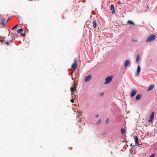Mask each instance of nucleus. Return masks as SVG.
I'll use <instances>...</instances> for the list:
<instances>
[{"instance_id": "f257e3e1", "label": "nucleus", "mask_w": 157, "mask_h": 157, "mask_svg": "<svg viewBox=\"0 0 157 157\" xmlns=\"http://www.w3.org/2000/svg\"><path fill=\"white\" fill-rule=\"evenodd\" d=\"M156 38L155 35L152 34L147 37L146 40V42H151L154 40Z\"/></svg>"}, {"instance_id": "f03ea898", "label": "nucleus", "mask_w": 157, "mask_h": 157, "mask_svg": "<svg viewBox=\"0 0 157 157\" xmlns=\"http://www.w3.org/2000/svg\"><path fill=\"white\" fill-rule=\"evenodd\" d=\"M113 76H112L107 77L105 79V84H107L110 83L112 80Z\"/></svg>"}, {"instance_id": "7ed1b4c3", "label": "nucleus", "mask_w": 157, "mask_h": 157, "mask_svg": "<svg viewBox=\"0 0 157 157\" xmlns=\"http://www.w3.org/2000/svg\"><path fill=\"white\" fill-rule=\"evenodd\" d=\"M154 112H153L151 113V116L150 117V118L148 121L149 123H150L151 122H152L153 120L154 117Z\"/></svg>"}, {"instance_id": "20e7f679", "label": "nucleus", "mask_w": 157, "mask_h": 157, "mask_svg": "<svg viewBox=\"0 0 157 157\" xmlns=\"http://www.w3.org/2000/svg\"><path fill=\"white\" fill-rule=\"evenodd\" d=\"M78 64L76 63V59H75L74 61V62L72 64L71 67L74 70H75L77 68Z\"/></svg>"}, {"instance_id": "39448f33", "label": "nucleus", "mask_w": 157, "mask_h": 157, "mask_svg": "<svg viewBox=\"0 0 157 157\" xmlns=\"http://www.w3.org/2000/svg\"><path fill=\"white\" fill-rule=\"evenodd\" d=\"M91 78L92 75H90L85 78L84 80L85 82H86L90 80Z\"/></svg>"}, {"instance_id": "423d86ee", "label": "nucleus", "mask_w": 157, "mask_h": 157, "mask_svg": "<svg viewBox=\"0 0 157 157\" xmlns=\"http://www.w3.org/2000/svg\"><path fill=\"white\" fill-rule=\"evenodd\" d=\"M140 66H138L136 72V76H137L139 75L140 71Z\"/></svg>"}, {"instance_id": "0eeeda50", "label": "nucleus", "mask_w": 157, "mask_h": 157, "mask_svg": "<svg viewBox=\"0 0 157 157\" xmlns=\"http://www.w3.org/2000/svg\"><path fill=\"white\" fill-rule=\"evenodd\" d=\"M134 140H135L136 145V146L138 145H139V142L138 141V137L136 136L134 137Z\"/></svg>"}, {"instance_id": "6e6552de", "label": "nucleus", "mask_w": 157, "mask_h": 157, "mask_svg": "<svg viewBox=\"0 0 157 157\" xmlns=\"http://www.w3.org/2000/svg\"><path fill=\"white\" fill-rule=\"evenodd\" d=\"M136 92H137V91L136 90H132V92L131 93V94L130 95V96L132 97H134L136 94Z\"/></svg>"}, {"instance_id": "1a4fd4ad", "label": "nucleus", "mask_w": 157, "mask_h": 157, "mask_svg": "<svg viewBox=\"0 0 157 157\" xmlns=\"http://www.w3.org/2000/svg\"><path fill=\"white\" fill-rule=\"evenodd\" d=\"M111 10H112V13L113 14L115 13V10H114V6L113 4L111 5L110 6Z\"/></svg>"}, {"instance_id": "9d476101", "label": "nucleus", "mask_w": 157, "mask_h": 157, "mask_svg": "<svg viewBox=\"0 0 157 157\" xmlns=\"http://www.w3.org/2000/svg\"><path fill=\"white\" fill-rule=\"evenodd\" d=\"M129 63V61L128 60H125L124 62V66L125 67L128 66Z\"/></svg>"}, {"instance_id": "9b49d317", "label": "nucleus", "mask_w": 157, "mask_h": 157, "mask_svg": "<svg viewBox=\"0 0 157 157\" xmlns=\"http://www.w3.org/2000/svg\"><path fill=\"white\" fill-rule=\"evenodd\" d=\"M141 95L140 94L137 95L136 97V99L137 100H139L141 98Z\"/></svg>"}, {"instance_id": "f8f14e48", "label": "nucleus", "mask_w": 157, "mask_h": 157, "mask_svg": "<svg viewBox=\"0 0 157 157\" xmlns=\"http://www.w3.org/2000/svg\"><path fill=\"white\" fill-rule=\"evenodd\" d=\"M92 25L95 28H96V26L97 25L96 21H94L92 23Z\"/></svg>"}, {"instance_id": "ddd939ff", "label": "nucleus", "mask_w": 157, "mask_h": 157, "mask_svg": "<svg viewBox=\"0 0 157 157\" xmlns=\"http://www.w3.org/2000/svg\"><path fill=\"white\" fill-rule=\"evenodd\" d=\"M154 85H151L149 87V88H148V90H147V91H149L150 90H152V89H153V88H154Z\"/></svg>"}, {"instance_id": "4468645a", "label": "nucleus", "mask_w": 157, "mask_h": 157, "mask_svg": "<svg viewBox=\"0 0 157 157\" xmlns=\"http://www.w3.org/2000/svg\"><path fill=\"white\" fill-rule=\"evenodd\" d=\"M140 56V55L139 54L138 55L136 56V63H137L139 61Z\"/></svg>"}, {"instance_id": "2eb2a0df", "label": "nucleus", "mask_w": 157, "mask_h": 157, "mask_svg": "<svg viewBox=\"0 0 157 157\" xmlns=\"http://www.w3.org/2000/svg\"><path fill=\"white\" fill-rule=\"evenodd\" d=\"M23 32V29H19L17 32V33L18 34H22V33Z\"/></svg>"}, {"instance_id": "dca6fc26", "label": "nucleus", "mask_w": 157, "mask_h": 157, "mask_svg": "<svg viewBox=\"0 0 157 157\" xmlns=\"http://www.w3.org/2000/svg\"><path fill=\"white\" fill-rule=\"evenodd\" d=\"M121 132L122 134H125L126 132L125 130L123 128H121Z\"/></svg>"}, {"instance_id": "f3484780", "label": "nucleus", "mask_w": 157, "mask_h": 157, "mask_svg": "<svg viewBox=\"0 0 157 157\" xmlns=\"http://www.w3.org/2000/svg\"><path fill=\"white\" fill-rule=\"evenodd\" d=\"M127 23L131 25H135V24L132 21L130 20L128 21Z\"/></svg>"}, {"instance_id": "a211bd4d", "label": "nucleus", "mask_w": 157, "mask_h": 157, "mask_svg": "<svg viewBox=\"0 0 157 157\" xmlns=\"http://www.w3.org/2000/svg\"><path fill=\"white\" fill-rule=\"evenodd\" d=\"M5 38H2V37L0 36V41L2 42H5Z\"/></svg>"}, {"instance_id": "6ab92c4d", "label": "nucleus", "mask_w": 157, "mask_h": 157, "mask_svg": "<svg viewBox=\"0 0 157 157\" xmlns=\"http://www.w3.org/2000/svg\"><path fill=\"white\" fill-rule=\"evenodd\" d=\"M76 90V89H75V87L71 88V93H72L74 91H75Z\"/></svg>"}, {"instance_id": "aec40b11", "label": "nucleus", "mask_w": 157, "mask_h": 157, "mask_svg": "<svg viewBox=\"0 0 157 157\" xmlns=\"http://www.w3.org/2000/svg\"><path fill=\"white\" fill-rule=\"evenodd\" d=\"M18 25H15V26H14L12 29V30H14V29H15L16 28H17V27L18 26Z\"/></svg>"}, {"instance_id": "412c9836", "label": "nucleus", "mask_w": 157, "mask_h": 157, "mask_svg": "<svg viewBox=\"0 0 157 157\" xmlns=\"http://www.w3.org/2000/svg\"><path fill=\"white\" fill-rule=\"evenodd\" d=\"M12 41L11 40L10 41H9V40H7V41H5V42L6 43V44L7 45H8L9 44V43L10 42H12Z\"/></svg>"}, {"instance_id": "4be33fe9", "label": "nucleus", "mask_w": 157, "mask_h": 157, "mask_svg": "<svg viewBox=\"0 0 157 157\" xmlns=\"http://www.w3.org/2000/svg\"><path fill=\"white\" fill-rule=\"evenodd\" d=\"M5 21H6L5 19L4 18H3L1 20L2 22H5Z\"/></svg>"}, {"instance_id": "5701e85b", "label": "nucleus", "mask_w": 157, "mask_h": 157, "mask_svg": "<svg viewBox=\"0 0 157 157\" xmlns=\"http://www.w3.org/2000/svg\"><path fill=\"white\" fill-rule=\"evenodd\" d=\"M2 25L3 27L5 26V22H2Z\"/></svg>"}, {"instance_id": "b1692460", "label": "nucleus", "mask_w": 157, "mask_h": 157, "mask_svg": "<svg viewBox=\"0 0 157 157\" xmlns=\"http://www.w3.org/2000/svg\"><path fill=\"white\" fill-rule=\"evenodd\" d=\"M109 122V120L108 119H107L106 121V124H107Z\"/></svg>"}, {"instance_id": "393cba45", "label": "nucleus", "mask_w": 157, "mask_h": 157, "mask_svg": "<svg viewBox=\"0 0 157 157\" xmlns=\"http://www.w3.org/2000/svg\"><path fill=\"white\" fill-rule=\"evenodd\" d=\"M71 101L72 103H74V100L73 99H71Z\"/></svg>"}, {"instance_id": "a878e982", "label": "nucleus", "mask_w": 157, "mask_h": 157, "mask_svg": "<svg viewBox=\"0 0 157 157\" xmlns=\"http://www.w3.org/2000/svg\"><path fill=\"white\" fill-rule=\"evenodd\" d=\"M154 156H155V154H153L151 155L150 156V157H154Z\"/></svg>"}, {"instance_id": "bb28decb", "label": "nucleus", "mask_w": 157, "mask_h": 157, "mask_svg": "<svg viewBox=\"0 0 157 157\" xmlns=\"http://www.w3.org/2000/svg\"><path fill=\"white\" fill-rule=\"evenodd\" d=\"M101 119H99V120L98 121V124H99V123H100V122H101Z\"/></svg>"}, {"instance_id": "cd10ccee", "label": "nucleus", "mask_w": 157, "mask_h": 157, "mask_svg": "<svg viewBox=\"0 0 157 157\" xmlns=\"http://www.w3.org/2000/svg\"><path fill=\"white\" fill-rule=\"evenodd\" d=\"M71 95H73L74 94V93L73 92L72 93H71Z\"/></svg>"}, {"instance_id": "c85d7f7f", "label": "nucleus", "mask_w": 157, "mask_h": 157, "mask_svg": "<svg viewBox=\"0 0 157 157\" xmlns=\"http://www.w3.org/2000/svg\"><path fill=\"white\" fill-rule=\"evenodd\" d=\"M132 41H133V42H137V41L136 40H133Z\"/></svg>"}, {"instance_id": "c756f323", "label": "nucleus", "mask_w": 157, "mask_h": 157, "mask_svg": "<svg viewBox=\"0 0 157 157\" xmlns=\"http://www.w3.org/2000/svg\"><path fill=\"white\" fill-rule=\"evenodd\" d=\"M99 117V115H96V117Z\"/></svg>"}, {"instance_id": "7c9ffc66", "label": "nucleus", "mask_w": 157, "mask_h": 157, "mask_svg": "<svg viewBox=\"0 0 157 157\" xmlns=\"http://www.w3.org/2000/svg\"><path fill=\"white\" fill-rule=\"evenodd\" d=\"M132 146V144H130V146Z\"/></svg>"}, {"instance_id": "2f4dec72", "label": "nucleus", "mask_w": 157, "mask_h": 157, "mask_svg": "<svg viewBox=\"0 0 157 157\" xmlns=\"http://www.w3.org/2000/svg\"><path fill=\"white\" fill-rule=\"evenodd\" d=\"M9 20V19H8V20H7V21H8Z\"/></svg>"}, {"instance_id": "473e14b6", "label": "nucleus", "mask_w": 157, "mask_h": 157, "mask_svg": "<svg viewBox=\"0 0 157 157\" xmlns=\"http://www.w3.org/2000/svg\"><path fill=\"white\" fill-rule=\"evenodd\" d=\"M151 61H152V60L151 59Z\"/></svg>"}]
</instances>
